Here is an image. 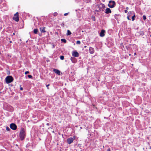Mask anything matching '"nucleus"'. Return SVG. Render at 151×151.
<instances>
[{"label": "nucleus", "instance_id": "72a5a7b5", "mask_svg": "<svg viewBox=\"0 0 151 151\" xmlns=\"http://www.w3.org/2000/svg\"><path fill=\"white\" fill-rule=\"evenodd\" d=\"M52 46H53V47H53V48H54V47H55V46H54V45H53Z\"/></svg>", "mask_w": 151, "mask_h": 151}, {"label": "nucleus", "instance_id": "a19ab883", "mask_svg": "<svg viewBox=\"0 0 151 151\" xmlns=\"http://www.w3.org/2000/svg\"><path fill=\"white\" fill-rule=\"evenodd\" d=\"M10 43L12 42V41H10Z\"/></svg>", "mask_w": 151, "mask_h": 151}, {"label": "nucleus", "instance_id": "6ab92c4d", "mask_svg": "<svg viewBox=\"0 0 151 151\" xmlns=\"http://www.w3.org/2000/svg\"><path fill=\"white\" fill-rule=\"evenodd\" d=\"M74 58H73L72 57H71L70 58V60L73 63H74V62L73 61V59Z\"/></svg>", "mask_w": 151, "mask_h": 151}, {"label": "nucleus", "instance_id": "a878e982", "mask_svg": "<svg viewBox=\"0 0 151 151\" xmlns=\"http://www.w3.org/2000/svg\"><path fill=\"white\" fill-rule=\"evenodd\" d=\"M68 14V13H65L64 14V15L65 16H66Z\"/></svg>", "mask_w": 151, "mask_h": 151}, {"label": "nucleus", "instance_id": "393cba45", "mask_svg": "<svg viewBox=\"0 0 151 151\" xmlns=\"http://www.w3.org/2000/svg\"><path fill=\"white\" fill-rule=\"evenodd\" d=\"M57 14L56 13H54L53 14V15L54 16H56Z\"/></svg>", "mask_w": 151, "mask_h": 151}, {"label": "nucleus", "instance_id": "1a4fd4ad", "mask_svg": "<svg viewBox=\"0 0 151 151\" xmlns=\"http://www.w3.org/2000/svg\"><path fill=\"white\" fill-rule=\"evenodd\" d=\"M105 32V31L104 30H102L101 32L100 33V36L101 37H104V33Z\"/></svg>", "mask_w": 151, "mask_h": 151}, {"label": "nucleus", "instance_id": "412c9836", "mask_svg": "<svg viewBox=\"0 0 151 151\" xmlns=\"http://www.w3.org/2000/svg\"><path fill=\"white\" fill-rule=\"evenodd\" d=\"M143 17L144 20H145L146 19V16L145 15H143Z\"/></svg>", "mask_w": 151, "mask_h": 151}, {"label": "nucleus", "instance_id": "c85d7f7f", "mask_svg": "<svg viewBox=\"0 0 151 151\" xmlns=\"http://www.w3.org/2000/svg\"><path fill=\"white\" fill-rule=\"evenodd\" d=\"M93 21H95V17H94V18H93Z\"/></svg>", "mask_w": 151, "mask_h": 151}, {"label": "nucleus", "instance_id": "4468645a", "mask_svg": "<svg viewBox=\"0 0 151 151\" xmlns=\"http://www.w3.org/2000/svg\"><path fill=\"white\" fill-rule=\"evenodd\" d=\"M38 32L37 29H35L34 30V32L35 34H37Z\"/></svg>", "mask_w": 151, "mask_h": 151}, {"label": "nucleus", "instance_id": "4be33fe9", "mask_svg": "<svg viewBox=\"0 0 151 151\" xmlns=\"http://www.w3.org/2000/svg\"><path fill=\"white\" fill-rule=\"evenodd\" d=\"M130 17V15H129L127 17V18L128 19V20H131L129 18Z\"/></svg>", "mask_w": 151, "mask_h": 151}, {"label": "nucleus", "instance_id": "7ed1b4c3", "mask_svg": "<svg viewBox=\"0 0 151 151\" xmlns=\"http://www.w3.org/2000/svg\"><path fill=\"white\" fill-rule=\"evenodd\" d=\"M115 5V3L114 1H110L109 2V4H108V6L110 8L114 7Z\"/></svg>", "mask_w": 151, "mask_h": 151}, {"label": "nucleus", "instance_id": "ddd939ff", "mask_svg": "<svg viewBox=\"0 0 151 151\" xmlns=\"http://www.w3.org/2000/svg\"><path fill=\"white\" fill-rule=\"evenodd\" d=\"M71 34V32L69 30H67V35H70Z\"/></svg>", "mask_w": 151, "mask_h": 151}, {"label": "nucleus", "instance_id": "f257e3e1", "mask_svg": "<svg viewBox=\"0 0 151 151\" xmlns=\"http://www.w3.org/2000/svg\"><path fill=\"white\" fill-rule=\"evenodd\" d=\"M25 136V131L23 129H22L20 132L19 135L20 139L22 140L24 138Z\"/></svg>", "mask_w": 151, "mask_h": 151}, {"label": "nucleus", "instance_id": "f8f14e48", "mask_svg": "<svg viewBox=\"0 0 151 151\" xmlns=\"http://www.w3.org/2000/svg\"><path fill=\"white\" fill-rule=\"evenodd\" d=\"M53 71L56 74L60 75V72L59 70L57 69H54Z\"/></svg>", "mask_w": 151, "mask_h": 151}, {"label": "nucleus", "instance_id": "39448f33", "mask_svg": "<svg viewBox=\"0 0 151 151\" xmlns=\"http://www.w3.org/2000/svg\"><path fill=\"white\" fill-rule=\"evenodd\" d=\"M75 139V137L74 136L73 138L72 137H70L68 138L67 139V142L69 144H70Z\"/></svg>", "mask_w": 151, "mask_h": 151}, {"label": "nucleus", "instance_id": "9b49d317", "mask_svg": "<svg viewBox=\"0 0 151 151\" xmlns=\"http://www.w3.org/2000/svg\"><path fill=\"white\" fill-rule=\"evenodd\" d=\"M45 27L40 28V30L42 32H45L46 31L45 30Z\"/></svg>", "mask_w": 151, "mask_h": 151}, {"label": "nucleus", "instance_id": "c9c22d12", "mask_svg": "<svg viewBox=\"0 0 151 151\" xmlns=\"http://www.w3.org/2000/svg\"><path fill=\"white\" fill-rule=\"evenodd\" d=\"M84 47L86 48V46H85Z\"/></svg>", "mask_w": 151, "mask_h": 151}, {"label": "nucleus", "instance_id": "a211bd4d", "mask_svg": "<svg viewBox=\"0 0 151 151\" xmlns=\"http://www.w3.org/2000/svg\"><path fill=\"white\" fill-rule=\"evenodd\" d=\"M81 43V42L80 41H77L76 42V44H80Z\"/></svg>", "mask_w": 151, "mask_h": 151}, {"label": "nucleus", "instance_id": "b1692460", "mask_svg": "<svg viewBox=\"0 0 151 151\" xmlns=\"http://www.w3.org/2000/svg\"><path fill=\"white\" fill-rule=\"evenodd\" d=\"M29 73V71H27L25 72V74L26 75L28 73Z\"/></svg>", "mask_w": 151, "mask_h": 151}, {"label": "nucleus", "instance_id": "20e7f679", "mask_svg": "<svg viewBox=\"0 0 151 151\" xmlns=\"http://www.w3.org/2000/svg\"><path fill=\"white\" fill-rule=\"evenodd\" d=\"M14 20L16 22H18L19 21V14L18 12H17L14 15V16L13 18Z\"/></svg>", "mask_w": 151, "mask_h": 151}, {"label": "nucleus", "instance_id": "5701e85b", "mask_svg": "<svg viewBox=\"0 0 151 151\" xmlns=\"http://www.w3.org/2000/svg\"><path fill=\"white\" fill-rule=\"evenodd\" d=\"M28 77L29 78H31L32 77V76L31 75H28Z\"/></svg>", "mask_w": 151, "mask_h": 151}, {"label": "nucleus", "instance_id": "f704fd0d", "mask_svg": "<svg viewBox=\"0 0 151 151\" xmlns=\"http://www.w3.org/2000/svg\"><path fill=\"white\" fill-rule=\"evenodd\" d=\"M126 9H128V7H127Z\"/></svg>", "mask_w": 151, "mask_h": 151}, {"label": "nucleus", "instance_id": "aec40b11", "mask_svg": "<svg viewBox=\"0 0 151 151\" xmlns=\"http://www.w3.org/2000/svg\"><path fill=\"white\" fill-rule=\"evenodd\" d=\"M6 130H7V131H9L10 130V129L9 128V127H6Z\"/></svg>", "mask_w": 151, "mask_h": 151}, {"label": "nucleus", "instance_id": "423d86ee", "mask_svg": "<svg viewBox=\"0 0 151 151\" xmlns=\"http://www.w3.org/2000/svg\"><path fill=\"white\" fill-rule=\"evenodd\" d=\"M10 127L13 130H15L17 128V126L14 123L11 124L10 125Z\"/></svg>", "mask_w": 151, "mask_h": 151}, {"label": "nucleus", "instance_id": "dca6fc26", "mask_svg": "<svg viewBox=\"0 0 151 151\" xmlns=\"http://www.w3.org/2000/svg\"><path fill=\"white\" fill-rule=\"evenodd\" d=\"M135 17V14H134V15L132 16V21H133L134 20Z\"/></svg>", "mask_w": 151, "mask_h": 151}, {"label": "nucleus", "instance_id": "4c0bfd02", "mask_svg": "<svg viewBox=\"0 0 151 151\" xmlns=\"http://www.w3.org/2000/svg\"><path fill=\"white\" fill-rule=\"evenodd\" d=\"M62 26H63V27H64V24H63V25H62Z\"/></svg>", "mask_w": 151, "mask_h": 151}, {"label": "nucleus", "instance_id": "e433bc0d", "mask_svg": "<svg viewBox=\"0 0 151 151\" xmlns=\"http://www.w3.org/2000/svg\"><path fill=\"white\" fill-rule=\"evenodd\" d=\"M62 26H63V27H64V24H63V25H62Z\"/></svg>", "mask_w": 151, "mask_h": 151}, {"label": "nucleus", "instance_id": "cd10ccee", "mask_svg": "<svg viewBox=\"0 0 151 151\" xmlns=\"http://www.w3.org/2000/svg\"><path fill=\"white\" fill-rule=\"evenodd\" d=\"M132 12H130V13L129 12V14L130 15V14H132Z\"/></svg>", "mask_w": 151, "mask_h": 151}, {"label": "nucleus", "instance_id": "0eeeda50", "mask_svg": "<svg viewBox=\"0 0 151 151\" xmlns=\"http://www.w3.org/2000/svg\"><path fill=\"white\" fill-rule=\"evenodd\" d=\"M72 55L73 56L75 57H78L79 55L78 53L76 51L73 52Z\"/></svg>", "mask_w": 151, "mask_h": 151}, {"label": "nucleus", "instance_id": "7c9ffc66", "mask_svg": "<svg viewBox=\"0 0 151 151\" xmlns=\"http://www.w3.org/2000/svg\"><path fill=\"white\" fill-rule=\"evenodd\" d=\"M20 90H22L23 88H20Z\"/></svg>", "mask_w": 151, "mask_h": 151}, {"label": "nucleus", "instance_id": "bb28decb", "mask_svg": "<svg viewBox=\"0 0 151 151\" xmlns=\"http://www.w3.org/2000/svg\"><path fill=\"white\" fill-rule=\"evenodd\" d=\"M127 12H128V11H127V10H125V13H127Z\"/></svg>", "mask_w": 151, "mask_h": 151}, {"label": "nucleus", "instance_id": "ea45409f", "mask_svg": "<svg viewBox=\"0 0 151 151\" xmlns=\"http://www.w3.org/2000/svg\"><path fill=\"white\" fill-rule=\"evenodd\" d=\"M134 55H136V53H134Z\"/></svg>", "mask_w": 151, "mask_h": 151}, {"label": "nucleus", "instance_id": "79ce46f5", "mask_svg": "<svg viewBox=\"0 0 151 151\" xmlns=\"http://www.w3.org/2000/svg\"><path fill=\"white\" fill-rule=\"evenodd\" d=\"M150 36H151V35H150Z\"/></svg>", "mask_w": 151, "mask_h": 151}, {"label": "nucleus", "instance_id": "6e6552de", "mask_svg": "<svg viewBox=\"0 0 151 151\" xmlns=\"http://www.w3.org/2000/svg\"><path fill=\"white\" fill-rule=\"evenodd\" d=\"M111 11L110 9L109 8H107L105 10V13L106 14H108L109 13H111Z\"/></svg>", "mask_w": 151, "mask_h": 151}, {"label": "nucleus", "instance_id": "2eb2a0df", "mask_svg": "<svg viewBox=\"0 0 151 151\" xmlns=\"http://www.w3.org/2000/svg\"><path fill=\"white\" fill-rule=\"evenodd\" d=\"M61 41L62 42H63L64 43H66V40L64 39H61Z\"/></svg>", "mask_w": 151, "mask_h": 151}, {"label": "nucleus", "instance_id": "f03ea898", "mask_svg": "<svg viewBox=\"0 0 151 151\" xmlns=\"http://www.w3.org/2000/svg\"><path fill=\"white\" fill-rule=\"evenodd\" d=\"M6 83H9L12 82L13 80V78L11 76H8L5 78Z\"/></svg>", "mask_w": 151, "mask_h": 151}, {"label": "nucleus", "instance_id": "f3484780", "mask_svg": "<svg viewBox=\"0 0 151 151\" xmlns=\"http://www.w3.org/2000/svg\"><path fill=\"white\" fill-rule=\"evenodd\" d=\"M60 59L61 60H63L64 59V57L63 56H60Z\"/></svg>", "mask_w": 151, "mask_h": 151}, {"label": "nucleus", "instance_id": "9d476101", "mask_svg": "<svg viewBox=\"0 0 151 151\" xmlns=\"http://www.w3.org/2000/svg\"><path fill=\"white\" fill-rule=\"evenodd\" d=\"M89 52L91 54H93L94 52L93 48L91 47H90L89 49Z\"/></svg>", "mask_w": 151, "mask_h": 151}, {"label": "nucleus", "instance_id": "58836bf2", "mask_svg": "<svg viewBox=\"0 0 151 151\" xmlns=\"http://www.w3.org/2000/svg\"><path fill=\"white\" fill-rule=\"evenodd\" d=\"M13 34L14 35H15V33H13Z\"/></svg>", "mask_w": 151, "mask_h": 151}, {"label": "nucleus", "instance_id": "473e14b6", "mask_svg": "<svg viewBox=\"0 0 151 151\" xmlns=\"http://www.w3.org/2000/svg\"><path fill=\"white\" fill-rule=\"evenodd\" d=\"M103 6L105 7V6L104 5H103Z\"/></svg>", "mask_w": 151, "mask_h": 151}, {"label": "nucleus", "instance_id": "c756f323", "mask_svg": "<svg viewBox=\"0 0 151 151\" xmlns=\"http://www.w3.org/2000/svg\"><path fill=\"white\" fill-rule=\"evenodd\" d=\"M49 86V84H48V85H46V86L47 87H48Z\"/></svg>", "mask_w": 151, "mask_h": 151}, {"label": "nucleus", "instance_id": "2f4dec72", "mask_svg": "<svg viewBox=\"0 0 151 151\" xmlns=\"http://www.w3.org/2000/svg\"><path fill=\"white\" fill-rule=\"evenodd\" d=\"M108 150V151H110V149H108V150Z\"/></svg>", "mask_w": 151, "mask_h": 151}]
</instances>
